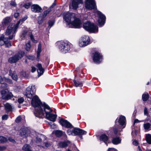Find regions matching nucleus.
<instances>
[{
	"mask_svg": "<svg viewBox=\"0 0 151 151\" xmlns=\"http://www.w3.org/2000/svg\"><path fill=\"white\" fill-rule=\"evenodd\" d=\"M31 104L35 108L34 114L36 117L39 118L44 117L43 110L46 105L43 104L37 96H34L32 99Z\"/></svg>",
	"mask_w": 151,
	"mask_h": 151,
	"instance_id": "obj_1",
	"label": "nucleus"
},
{
	"mask_svg": "<svg viewBox=\"0 0 151 151\" xmlns=\"http://www.w3.org/2000/svg\"><path fill=\"white\" fill-rule=\"evenodd\" d=\"M63 19L70 28H79L81 27V22L76 17L74 14L67 13L64 15Z\"/></svg>",
	"mask_w": 151,
	"mask_h": 151,
	"instance_id": "obj_2",
	"label": "nucleus"
},
{
	"mask_svg": "<svg viewBox=\"0 0 151 151\" xmlns=\"http://www.w3.org/2000/svg\"><path fill=\"white\" fill-rule=\"evenodd\" d=\"M20 23V20L18 21L16 24H10L8 27L6 32V35L9 36L8 38L9 39H12L15 36L14 34L18 28Z\"/></svg>",
	"mask_w": 151,
	"mask_h": 151,
	"instance_id": "obj_3",
	"label": "nucleus"
},
{
	"mask_svg": "<svg viewBox=\"0 0 151 151\" xmlns=\"http://www.w3.org/2000/svg\"><path fill=\"white\" fill-rule=\"evenodd\" d=\"M44 113L45 112V114L46 118L48 120L54 122H55L57 117V115L52 114H51L52 111L50 107L48 105H46L43 110Z\"/></svg>",
	"mask_w": 151,
	"mask_h": 151,
	"instance_id": "obj_4",
	"label": "nucleus"
},
{
	"mask_svg": "<svg viewBox=\"0 0 151 151\" xmlns=\"http://www.w3.org/2000/svg\"><path fill=\"white\" fill-rule=\"evenodd\" d=\"M83 27L87 31L92 32H97L98 30V27L97 26L89 22L84 23Z\"/></svg>",
	"mask_w": 151,
	"mask_h": 151,
	"instance_id": "obj_5",
	"label": "nucleus"
},
{
	"mask_svg": "<svg viewBox=\"0 0 151 151\" xmlns=\"http://www.w3.org/2000/svg\"><path fill=\"white\" fill-rule=\"evenodd\" d=\"M24 54V53L23 51H19L14 56L10 57L8 61L11 63H16L23 57Z\"/></svg>",
	"mask_w": 151,
	"mask_h": 151,
	"instance_id": "obj_6",
	"label": "nucleus"
},
{
	"mask_svg": "<svg viewBox=\"0 0 151 151\" xmlns=\"http://www.w3.org/2000/svg\"><path fill=\"white\" fill-rule=\"evenodd\" d=\"M35 85L32 86L31 88L28 87L27 88L24 93V95L28 98L32 99L33 96H36L35 95Z\"/></svg>",
	"mask_w": 151,
	"mask_h": 151,
	"instance_id": "obj_7",
	"label": "nucleus"
},
{
	"mask_svg": "<svg viewBox=\"0 0 151 151\" xmlns=\"http://www.w3.org/2000/svg\"><path fill=\"white\" fill-rule=\"evenodd\" d=\"M58 44L59 49L64 53H66L70 50V46L67 42L61 41L58 42Z\"/></svg>",
	"mask_w": 151,
	"mask_h": 151,
	"instance_id": "obj_8",
	"label": "nucleus"
},
{
	"mask_svg": "<svg viewBox=\"0 0 151 151\" xmlns=\"http://www.w3.org/2000/svg\"><path fill=\"white\" fill-rule=\"evenodd\" d=\"M85 7L87 10H91L96 7V2L94 0H85Z\"/></svg>",
	"mask_w": 151,
	"mask_h": 151,
	"instance_id": "obj_9",
	"label": "nucleus"
},
{
	"mask_svg": "<svg viewBox=\"0 0 151 151\" xmlns=\"http://www.w3.org/2000/svg\"><path fill=\"white\" fill-rule=\"evenodd\" d=\"M90 39L88 36H84L82 37L79 42V45L81 47H83L88 45Z\"/></svg>",
	"mask_w": 151,
	"mask_h": 151,
	"instance_id": "obj_10",
	"label": "nucleus"
},
{
	"mask_svg": "<svg viewBox=\"0 0 151 151\" xmlns=\"http://www.w3.org/2000/svg\"><path fill=\"white\" fill-rule=\"evenodd\" d=\"M4 35H2L0 37V45H1L5 44L6 46L9 47L11 46V42L7 39L4 38Z\"/></svg>",
	"mask_w": 151,
	"mask_h": 151,
	"instance_id": "obj_11",
	"label": "nucleus"
},
{
	"mask_svg": "<svg viewBox=\"0 0 151 151\" xmlns=\"http://www.w3.org/2000/svg\"><path fill=\"white\" fill-rule=\"evenodd\" d=\"M97 14L99 17V24L101 26H102L105 23V17L100 12H98Z\"/></svg>",
	"mask_w": 151,
	"mask_h": 151,
	"instance_id": "obj_12",
	"label": "nucleus"
},
{
	"mask_svg": "<svg viewBox=\"0 0 151 151\" xmlns=\"http://www.w3.org/2000/svg\"><path fill=\"white\" fill-rule=\"evenodd\" d=\"M1 95L2 98L4 99H8L12 96V94L9 93L8 91L6 89L1 91Z\"/></svg>",
	"mask_w": 151,
	"mask_h": 151,
	"instance_id": "obj_13",
	"label": "nucleus"
},
{
	"mask_svg": "<svg viewBox=\"0 0 151 151\" xmlns=\"http://www.w3.org/2000/svg\"><path fill=\"white\" fill-rule=\"evenodd\" d=\"M102 56L100 54L97 52H95L93 57L94 62L96 63H99L101 61Z\"/></svg>",
	"mask_w": 151,
	"mask_h": 151,
	"instance_id": "obj_14",
	"label": "nucleus"
},
{
	"mask_svg": "<svg viewBox=\"0 0 151 151\" xmlns=\"http://www.w3.org/2000/svg\"><path fill=\"white\" fill-rule=\"evenodd\" d=\"M31 10L35 13H39L42 11V8L37 4H33L31 6Z\"/></svg>",
	"mask_w": 151,
	"mask_h": 151,
	"instance_id": "obj_15",
	"label": "nucleus"
},
{
	"mask_svg": "<svg viewBox=\"0 0 151 151\" xmlns=\"http://www.w3.org/2000/svg\"><path fill=\"white\" fill-rule=\"evenodd\" d=\"M83 0H73L72 3V6L74 9H76L79 7L81 4H82Z\"/></svg>",
	"mask_w": 151,
	"mask_h": 151,
	"instance_id": "obj_16",
	"label": "nucleus"
},
{
	"mask_svg": "<svg viewBox=\"0 0 151 151\" xmlns=\"http://www.w3.org/2000/svg\"><path fill=\"white\" fill-rule=\"evenodd\" d=\"M59 123L62 126L67 128H70L71 126V125L69 122L63 119H60Z\"/></svg>",
	"mask_w": 151,
	"mask_h": 151,
	"instance_id": "obj_17",
	"label": "nucleus"
},
{
	"mask_svg": "<svg viewBox=\"0 0 151 151\" xmlns=\"http://www.w3.org/2000/svg\"><path fill=\"white\" fill-rule=\"evenodd\" d=\"M126 121V118L124 116L122 115H120L119 116L118 120L119 123L120 125L123 126L122 128H124L125 127Z\"/></svg>",
	"mask_w": 151,
	"mask_h": 151,
	"instance_id": "obj_18",
	"label": "nucleus"
},
{
	"mask_svg": "<svg viewBox=\"0 0 151 151\" xmlns=\"http://www.w3.org/2000/svg\"><path fill=\"white\" fill-rule=\"evenodd\" d=\"M73 132L75 135L85 134L86 133V132L78 128L74 129L73 130Z\"/></svg>",
	"mask_w": 151,
	"mask_h": 151,
	"instance_id": "obj_19",
	"label": "nucleus"
},
{
	"mask_svg": "<svg viewBox=\"0 0 151 151\" xmlns=\"http://www.w3.org/2000/svg\"><path fill=\"white\" fill-rule=\"evenodd\" d=\"M30 133L29 130L26 128L23 129L20 132L21 136L23 137H27Z\"/></svg>",
	"mask_w": 151,
	"mask_h": 151,
	"instance_id": "obj_20",
	"label": "nucleus"
},
{
	"mask_svg": "<svg viewBox=\"0 0 151 151\" xmlns=\"http://www.w3.org/2000/svg\"><path fill=\"white\" fill-rule=\"evenodd\" d=\"M37 67L38 68L37 70L38 75L40 76L42 74L44 71V70L42 68V65L41 64L39 63L36 65Z\"/></svg>",
	"mask_w": 151,
	"mask_h": 151,
	"instance_id": "obj_21",
	"label": "nucleus"
},
{
	"mask_svg": "<svg viewBox=\"0 0 151 151\" xmlns=\"http://www.w3.org/2000/svg\"><path fill=\"white\" fill-rule=\"evenodd\" d=\"M75 86L76 87L80 86H82V82L80 79H77L74 81Z\"/></svg>",
	"mask_w": 151,
	"mask_h": 151,
	"instance_id": "obj_22",
	"label": "nucleus"
},
{
	"mask_svg": "<svg viewBox=\"0 0 151 151\" xmlns=\"http://www.w3.org/2000/svg\"><path fill=\"white\" fill-rule=\"evenodd\" d=\"M4 106L6 110L7 111H11L14 108V106H12L9 103H6L4 104Z\"/></svg>",
	"mask_w": 151,
	"mask_h": 151,
	"instance_id": "obj_23",
	"label": "nucleus"
},
{
	"mask_svg": "<svg viewBox=\"0 0 151 151\" xmlns=\"http://www.w3.org/2000/svg\"><path fill=\"white\" fill-rule=\"evenodd\" d=\"M11 21L12 19L10 17H7L3 20L2 23L4 25H6L10 22Z\"/></svg>",
	"mask_w": 151,
	"mask_h": 151,
	"instance_id": "obj_24",
	"label": "nucleus"
},
{
	"mask_svg": "<svg viewBox=\"0 0 151 151\" xmlns=\"http://www.w3.org/2000/svg\"><path fill=\"white\" fill-rule=\"evenodd\" d=\"M121 139L119 137L114 138L112 140L113 143L115 145H117L120 143L121 142Z\"/></svg>",
	"mask_w": 151,
	"mask_h": 151,
	"instance_id": "obj_25",
	"label": "nucleus"
},
{
	"mask_svg": "<svg viewBox=\"0 0 151 151\" xmlns=\"http://www.w3.org/2000/svg\"><path fill=\"white\" fill-rule=\"evenodd\" d=\"M100 139L101 140L103 141L106 143V142L108 140V138L106 135L104 134L100 136Z\"/></svg>",
	"mask_w": 151,
	"mask_h": 151,
	"instance_id": "obj_26",
	"label": "nucleus"
},
{
	"mask_svg": "<svg viewBox=\"0 0 151 151\" xmlns=\"http://www.w3.org/2000/svg\"><path fill=\"white\" fill-rule=\"evenodd\" d=\"M42 46L41 44L39 43L38 46V48L37 51V58L39 59L40 55V53L41 52Z\"/></svg>",
	"mask_w": 151,
	"mask_h": 151,
	"instance_id": "obj_27",
	"label": "nucleus"
},
{
	"mask_svg": "<svg viewBox=\"0 0 151 151\" xmlns=\"http://www.w3.org/2000/svg\"><path fill=\"white\" fill-rule=\"evenodd\" d=\"M70 142H61L59 143V145L61 147H65L68 145Z\"/></svg>",
	"mask_w": 151,
	"mask_h": 151,
	"instance_id": "obj_28",
	"label": "nucleus"
},
{
	"mask_svg": "<svg viewBox=\"0 0 151 151\" xmlns=\"http://www.w3.org/2000/svg\"><path fill=\"white\" fill-rule=\"evenodd\" d=\"M145 139L146 141L149 144H151V134H147L146 135Z\"/></svg>",
	"mask_w": 151,
	"mask_h": 151,
	"instance_id": "obj_29",
	"label": "nucleus"
},
{
	"mask_svg": "<svg viewBox=\"0 0 151 151\" xmlns=\"http://www.w3.org/2000/svg\"><path fill=\"white\" fill-rule=\"evenodd\" d=\"M143 126L145 130L146 131H148L149 130L151 124L149 123H147L144 124Z\"/></svg>",
	"mask_w": 151,
	"mask_h": 151,
	"instance_id": "obj_30",
	"label": "nucleus"
},
{
	"mask_svg": "<svg viewBox=\"0 0 151 151\" xmlns=\"http://www.w3.org/2000/svg\"><path fill=\"white\" fill-rule=\"evenodd\" d=\"M10 74L12 78L15 81H17L18 79V77L16 73L15 72L12 73L10 72Z\"/></svg>",
	"mask_w": 151,
	"mask_h": 151,
	"instance_id": "obj_31",
	"label": "nucleus"
},
{
	"mask_svg": "<svg viewBox=\"0 0 151 151\" xmlns=\"http://www.w3.org/2000/svg\"><path fill=\"white\" fill-rule=\"evenodd\" d=\"M142 99L144 101H147L149 98V95L147 93H144L142 95Z\"/></svg>",
	"mask_w": 151,
	"mask_h": 151,
	"instance_id": "obj_32",
	"label": "nucleus"
},
{
	"mask_svg": "<svg viewBox=\"0 0 151 151\" xmlns=\"http://www.w3.org/2000/svg\"><path fill=\"white\" fill-rule=\"evenodd\" d=\"M23 150L25 151H32L30 147V146L27 144H25L23 147Z\"/></svg>",
	"mask_w": 151,
	"mask_h": 151,
	"instance_id": "obj_33",
	"label": "nucleus"
},
{
	"mask_svg": "<svg viewBox=\"0 0 151 151\" xmlns=\"http://www.w3.org/2000/svg\"><path fill=\"white\" fill-rule=\"evenodd\" d=\"M52 7V6H50V9H48L47 10L44 11L43 15V17H45L51 11L50 8Z\"/></svg>",
	"mask_w": 151,
	"mask_h": 151,
	"instance_id": "obj_34",
	"label": "nucleus"
},
{
	"mask_svg": "<svg viewBox=\"0 0 151 151\" xmlns=\"http://www.w3.org/2000/svg\"><path fill=\"white\" fill-rule=\"evenodd\" d=\"M55 134L58 137H60L63 134V132L60 130H57L55 131Z\"/></svg>",
	"mask_w": 151,
	"mask_h": 151,
	"instance_id": "obj_35",
	"label": "nucleus"
},
{
	"mask_svg": "<svg viewBox=\"0 0 151 151\" xmlns=\"http://www.w3.org/2000/svg\"><path fill=\"white\" fill-rule=\"evenodd\" d=\"M30 42L29 41L28 43L26 44L25 49L27 51H29L30 50Z\"/></svg>",
	"mask_w": 151,
	"mask_h": 151,
	"instance_id": "obj_36",
	"label": "nucleus"
},
{
	"mask_svg": "<svg viewBox=\"0 0 151 151\" xmlns=\"http://www.w3.org/2000/svg\"><path fill=\"white\" fill-rule=\"evenodd\" d=\"M7 140L6 138L0 136V143L6 142Z\"/></svg>",
	"mask_w": 151,
	"mask_h": 151,
	"instance_id": "obj_37",
	"label": "nucleus"
},
{
	"mask_svg": "<svg viewBox=\"0 0 151 151\" xmlns=\"http://www.w3.org/2000/svg\"><path fill=\"white\" fill-rule=\"evenodd\" d=\"M4 79V78H3L2 77L0 76V83H1L3 80ZM5 80L8 82L9 83H12V81L11 80L8 79H4Z\"/></svg>",
	"mask_w": 151,
	"mask_h": 151,
	"instance_id": "obj_38",
	"label": "nucleus"
},
{
	"mask_svg": "<svg viewBox=\"0 0 151 151\" xmlns=\"http://www.w3.org/2000/svg\"><path fill=\"white\" fill-rule=\"evenodd\" d=\"M54 22L53 21H49L48 22L49 27L51 28L54 25Z\"/></svg>",
	"mask_w": 151,
	"mask_h": 151,
	"instance_id": "obj_39",
	"label": "nucleus"
},
{
	"mask_svg": "<svg viewBox=\"0 0 151 151\" xmlns=\"http://www.w3.org/2000/svg\"><path fill=\"white\" fill-rule=\"evenodd\" d=\"M18 101L19 103H22L24 101V99L23 98H20L18 99Z\"/></svg>",
	"mask_w": 151,
	"mask_h": 151,
	"instance_id": "obj_40",
	"label": "nucleus"
},
{
	"mask_svg": "<svg viewBox=\"0 0 151 151\" xmlns=\"http://www.w3.org/2000/svg\"><path fill=\"white\" fill-rule=\"evenodd\" d=\"M30 4L29 3H27L24 5V6L26 9H28L30 7Z\"/></svg>",
	"mask_w": 151,
	"mask_h": 151,
	"instance_id": "obj_41",
	"label": "nucleus"
},
{
	"mask_svg": "<svg viewBox=\"0 0 151 151\" xmlns=\"http://www.w3.org/2000/svg\"><path fill=\"white\" fill-rule=\"evenodd\" d=\"M8 118V116L7 115L5 114L2 116V120H6Z\"/></svg>",
	"mask_w": 151,
	"mask_h": 151,
	"instance_id": "obj_42",
	"label": "nucleus"
},
{
	"mask_svg": "<svg viewBox=\"0 0 151 151\" xmlns=\"http://www.w3.org/2000/svg\"><path fill=\"white\" fill-rule=\"evenodd\" d=\"M27 58L29 59L32 60H34L35 59L34 57L33 56H32V55H29V56H27Z\"/></svg>",
	"mask_w": 151,
	"mask_h": 151,
	"instance_id": "obj_43",
	"label": "nucleus"
},
{
	"mask_svg": "<svg viewBox=\"0 0 151 151\" xmlns=\"http://www.w3.org/2000/svg\"><path fill=\"white\" fill-rule=\"evenodd\" d=\"M10 4L11 5L14 7L16 6L17 5L16 2L14 1H11L10 3Z\"/></svg>",
	"mask_w": 151,
	"mask_h": 151,
	"instance_id": "obj_44",
	"label": "nucleus"
},
{
	"mask_svg": "<svg viewBox=\"0 0 151 151\" xmlns=\"http://www.w3.org/2000/svg\"><path fill=\"white\" fill-rule=\"evenodd\" d=\"M21 119V118L20 116L18 117L16 119L15 121L16 122H20Z\"/></svg>",
	"mask_w": 151,
	"mask_h": 151,
	"instance_id": "obj_45",
	"label": "nucleus"
},
{
	"mask_svg": "<svg viewBox=\"0 0 151 151\" xmlns=\"http://www.w3.org/2000/svg\"><path fill=\"white\" fill-rule=\"evenodd\" d=\"M107 151H117L116 149H115L114 148H109L108 149Z\"/></svg>",
	"mask_w": 151,
	"mask_h": 151,
	"instance_id": "obj_46",
	"label": "nucleus"
},
{
	"mask_svg": "<svg viewBox=\"0 0 151 151\" xmlns=\"http://www.w3.org/2000/svg\"><path fill=\"white\" fill-rule=\"evenodd\" d=\"M28 33V32L27 31V30H25L23 31L22 33V36H23L24 37H25L27 34Z\"/></svg>",
	"mask_w": 151,
	"mask_h": 151,
	"instance_id": "obj_47",
	"label": "nucleus"
},
{
	"mask_svg": "<svg viewBox=\"0 0 151 151\" xmlns=\"http://www.w3.org/2000/svg\"><path fill=\"white\" fill-rule=\"evenodd\" d=\"M144 114L145 115H147L148 114V111L147 109L145 107L144 109Z\"/></svg>",
	"mask_w": 151,
	"mask_h": 151,
	"instance_id": "obj_48",
	"label": "nucleus"
},
{
	"mask_svg": "<svg viewBox=\"0 0 151 151\" xmlns=\"http://www.w3.org/2000/svg\"><path fill=\"white\" fill-rule=\"evenodd\" d=\"M0 86H1L2 88H4L6 86V84L5 83H0Z\"/></svg>",
	"mask_w": 151,
	"mask_h": 151,
	"instance_id": "obj_49",
	"label": "nucleus"
},
{
	"mask_svg": "<svg viewBox=\"0 0 151 151\" xmlns=\"http://www.w3.org/2000/svg\"><path fill=\"white\" fill-rule=\"evenodd\" d=\"M19 15V13L18 12L15 13L14 14V17L16 18H17Z\"/></svg>",
	"mask_w": 151,
	"mask_h": 151,
	"instance_id": "obj_50",
	"label": "nucleus"
},
{
	"mask_svg": "<svg viewBox=\"0 0 151 151\" xmlns=\"http://www.w3.org/2000/svg\"><path fill=\"white\" fill-rule=\"evenodd\" d=\"M133 144L134 145L136 146L138 144V143L137 141L134 140L133 142Z\"/></svg>",
	"mask_w": 151,
	"mask_h": 151,
	"instance_id": "obj_51",
	"label": "nucleus"
},
{
	"mask_svg": "<svg viewBox=\"0 0 151 151\" xmlns=\"http://www.w3.org/2000/svg\"><path fill=\"white\" fill-rule=\"evenodd\" d=\"M67 133L69 135H70L72 134V133H73V131H71L70 130H68L67 131Z\"/></svg>",
	"mask_w": 151,
	"mask_h": 151,
	"instance_id": "obj_52",
	"label": "nucleus"
},
{
	"mask_svg": "<svg viewBox=\"0 0 151 151\" xmlns=\"http://www.w3.org/2000/svg\"><path fill=\"white\" fill-rule=\"evenodd\" d=\"M36 70V69L35 68V67H32V72H35Z\"/></svg>",
	"mask_w": 151,
	"mask_h": 151,
	"instance_id": "obj_53",
	"label": "nucleus"
},
{
	"mask_svg": "<svg viewBox=\"0 0 151 151\" xmlns=\"http://www.w3.org/2000/svg\"><path fill=\"white\" fill-rule=\"evenodd\" d=\"M50 125L51 126V128H52V129H54L56 128V126L54 124H53L52 125H51V124H50Z\"/></svg>",
	"mask_w": 151,
	"mask_h": 151,
	"instance_id": "obj_54",
	"label": "nucleus"
},
{
	"mask_svg": "<svg viewBox=\"0 0 151 151\" xmlns=\"http://www.w3.org/2000/svg\"><path fill=\"white\" fill-rule=\"evenodd\" d=\"M27 17H24V18H23L21 19H20L19 21L20 20V22L21 21H22V22H24V21L25 20H26L27 19Z\"/></svg>",
	"mask_w": 151,
	"mask_h": 151,
	"instance_id": "obj_55",
	"label": "nucleus"
},
{
	"mask_svg": "<svg viewBox=\"0 0 151 151\" xmlns=\"http://www.w3.org/2000/svg\"><path fill=\"white\" fill-rule=\"evenodd\" d=\"M44 144L45 146L46 147H48L50 145V144L47 142L45 143Z\"/></svg>",
	"mask_w": 151,
	"mask_h": 151,
	"instance_id": "obj_56",
	"label": "nucleus"
},
{
	"mask_svg": "<svg viewBox=\"0 0 151 151\" xmlns=\"http://www.w3.org/2000/svg\"><path fill=\"white\" fill-rule=\"evenodd\" d=\"M29 35L30 36V38H31V39L32 40L33 39V36L32 35L31 33H30L29 34Z\"/></svg>",
	"mask_w": 151,
	"mask_h": 151,
	"instance_id": "obj_57",
	"label": "nucleus"
},
{
	"mask_svg": "<svg viewBox=\"0 0 151 151\" xmlns=\"http://www.w3.org/2000/svg\"><path fill=\"white\" fill-rule=\"evenodd\" d=\"M9 140L12 142H14V140L11 138H9Z\"/></svg>",
	"mask_w": 151,
	"mask_h": 151,
	"instance_id": "obj_58",
	"label": "nucleus"
},
{
	"mask_svg": "<svg viewBox=\"0 0 151 151\" xmlns=\"http://www.w3.org/2000/svg\"><path fill=\"white\" fill-rule=\"evenodd\" d=\"M114 131L115 134H117V129L116 128H114Z\"/></svg>",
	"mask_w": 151,
	"mask_h": 151,
	"instance_id": "obj_59",
	"label": "nucleus"
},
{
	"mask_svg": "<svg viewBox=\"0 0 151 151\" xmlns=\"http://www.w3.org/2000/svg\"><path fill=\"white\" fill-rule=\"evenodd\" d=\"M137 151H142L141 148L139 146L138 147V150Z\"/></svg>",
	"mask_w": 151,
	"mask_h": 151,
	"instance_id": "obj_60",
	"label": "nucleus"
},
{
	"mask_svg": "<svg viewBox=\"0 0 151 151\" xmlns=\"http://www.w3.org/2000/svg\"><path fill=\"white\" fill-rule=\"evenodd\" d=\"M5 148V147H1V146H0V150H2L4 149Z\"/></svg>",
	"mask_w": 151,
	"mask_h": 151,
	"instance_id": "obj_61",
	"label": "nucleus"
},
{
	"mask_svg": "<svg viewBox=\"0 0 151 151\" xmlns=\"http://www.w3.org/2000/svg\"><path fill=\"white\" fill-rule=\"evenodd\" d=\"M139 120L137 119H136L135 120L134 123H137L139 122Z\"/></svg>",
	"mask_w": 151,
	"mask_h": 151,
	"instance_id": "obj_62",
	"label": "nucleus"
},
{
	"mask_svg": "<svg viewBox=\"0 0 151 151\" xmlns=\"http://www.w3.org/2000/svg\"><path fill=\"white\" fill-rule=\"evenodd\" d=\"M42 21H40V22H39V21H38V23L40 24H41L42 23Z\"/></svg>",
	"mask_w": 151,
	"mask_h": 151,
	"instance_id": "obj_63",
	"label": "nucleus"
},
{
	"mask_svg": "<svg viewBox=\"0 0 151 151\" xmlns=\"http://www.w3.org/2000/svg\"><path fill=\"white\" fill-rule=\"evenodd\" d=\"M66 151H71L70 150L68 149Z\"/></svg>",
	"mask_w": 151,
	"mask_h": 151,
	"instance_id": "obj_64",
	"label": "nucleus"
}]
</instances>
